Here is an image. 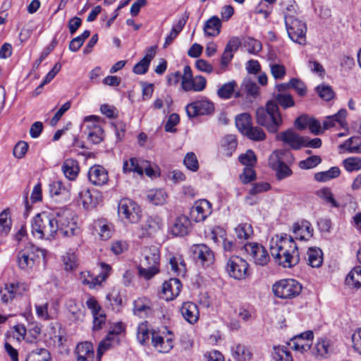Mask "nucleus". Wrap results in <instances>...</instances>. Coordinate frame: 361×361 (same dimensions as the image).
<instances>
[{
    "label": "nucleus",
    "mask_w": 361,
    "mask_h": 361,
    "mask_svg": "<svg viewBox=\"0 0 361 361\" xmlns=\"http://www.w3.org/2000/svg\"><path fill=\"white\" fill-rule=\"evenodd\" d=\"M316 195L324 200L326 202L329 203L332 207L338 208L339 204L334 199V195L329 188H323L316 192Z\"/></svg>",
    "instance_id": "obj_54"
},
{
    "label": "nucleus",
    "mask_w": 361,
    "mask_h": 361,
    "mask_svg": "<svg viewBox=\"0 0 361 361\" xmlns=\"http://www.w3.org/2000/svg\"><path fill=\"white\" fill-rule=\"evenodd\" d=\"M214 109V103L206 98L191 102L185 107L186 113L189 118L210 116L213 114Z\"/></svg>",
    "instance_id": "obj_10"
},
{
    "label": "nucleus",
    "mask_w": 361,
    "mask_h": 361,
    "mask_svg": "<svg viewBox=\"0 0 361 361\" xmlns=\"http://www.w3.org/2000/svg\"><path fill=\"white\" fill-rule=\"evenodd\" d=\"M13 286L11 283L5 284L4 287L0 289V299L4 303L11 302L16 297L13 291Z\"/></svg>",
    "instance_id": "obj_60"
},
{
    "label": "nucleus",
    "mask_w": 361,
    "mask_h": 361,
    "mask_svg": "<svg viewBox=\"0 0 361 361\" xmlns=\"http://www.w3.org/2000/svg\"><path fill=\"white\" fill-rule=\"evenodd\" d=\"M343 166L348 172L359 171L361 169V159L360 157H349L343 161Z\"/></svg>",
    "instance_id": "obj_64"
},
{
    "label": "nucleus",
    "mask_w": 361,
    "mask_h": 361,
    "mask_svg": "<svg viewBox=\"0 0 361 361\" xmlns=\"http://www.w3.org/2000/svg\"><path fill=\"white\" fill-rule=\"evenodd\" d=\"M180 313L183 318L190 324H195L197 322L200 316L199 309L192 302H184L180 307Z\"/></svg>",
    "instance_id": "obj_26"
},
{
    "label": "nucleus",
    "mask_w": 361,
    "mask_h": 361,
    "mask_svg": "<svg viewBox=\"0 0 361 361\" xmlns=\"http://www.w3.org/2000/svg\"><path fill=\"white\" fill-rule=\"evenodd\" d=\"M36 314L37 317L42 320L47 321L53 319L56 313L51 310H49V303L44 302L43 304H36L35 305Z\"/></svg>",
    "instance_id": "obj_48"
},
{
    "label": "nucleus",
    "mask_w": 361,
    "mask_h": 361,
    "mask_svg": "<svg viewBox=\"0 0 361 361\" xmlns=\"http://www.w3.org/2000/svg\"><path fill=\"white\" fill-rule=\"evenodd\" d=\"M281 152L276 151L273 152L269 159V166L276 172V177L281 180L290 176L292 170L283 162Z\"/></svg>",
    "instance_id": "obj_14"
},
{
    "label": "nucleus",
    "mask_w": 361,
    "mask_h": 361,
    "mask_svg": "<svg viewBox=\"0 0 361 361\" xmlns=\"http://www.w3.org/2000/svg\"><path fill=\"white\" fill-rule=\"evenodd\" d=\"M322 162V158L318 155H313L299 161L298 166L303 170L312 169L317 166Z\"/></svg>",
    "instance_id": "obj_56"
},
{
    "label": "nucleus",
    "mask_w": 361,
    "mask_h": 361,
    "mask_svg": "<svg viewBox=\"0 0 361 361\" xmlns=\"http://www.w3.org/2000/svg\"><path fill=\"white\" fill-rule=\"evenodd\" d=\"M77 201L79 204L81 203L86 209H92L97 204V199L93 197L90 190L86 188L79 192Z\"/></svg>",
    "instance_id": "obj_35"
},
{
    "label": "nucleus",
    "mask_w": 361,
    "mask_h": 361,
    "mask_svg": "<svg viewBox=\"0 0 361 361\" xmlns=\"http://www.w3.org/2000/svg\"><path fill=\"white\" fill-rule=\"evenodd\" d=\"M241 90L245 92L247 95L255 97L259 94V87L256 82L249 78L243 80L241 84Z\"/></svg>",
    "instance_id": "obj_52"
},
{
    "label": "nucleus",
    "mask_w": 361,
    "mask_h": 361,
    "mask_svg": "<svg viewBox=\"0 0 361 361\" xmlns=\"http://www.w3.org/2000/svg\"><path fill=\"white\" fill-rule=\"evenodd\" d=\"M146 165V160L142 158L130 157L123 161V171L124 173H133L142 176V166Z\"/></svg>",
    "instance_id": "obj_25"
},
{
    "label": "nucleus",
    "mask_w": 361,
    "mask_h": 361,
    "mask_svg": "<svg viewBox=\"0 0 361 361\" xmlns=\"http://www.w3.org/2000/svg\"><path fill=\"white\" fill-rule=\"evenodd\" d=\"M256 120L259 125L271 133H276L283 123L279 106L274 101H269L265 107L257 109Z\"/></svg>",
    "instance_id": "obj_3"
},
{
    "label": "nucleus",
    "mask_w": 361,
    "mask_h": 361,
    "mask_svg": "<svg viewBox=\"0 0 361 361\" xmlns=\"http://www.w3.org/2000/svg\"><path fill=\"white\" fill-rule=\"evenodd\" d=\"M57 222V212L37 214L31 223L32 235L38 239H54L59 230Z\"/></svg>",
    "instance_id": "obj_2"
},
{
    "label": "nucleus",
    "mask_w": 361,
    "mask_h": 361,
    "mask_svg": "<svg viewBox=\"0 0 361 361\" xmlns=\"http://www.w3.org/2000/svg\"><path fill=\"white\" fill-rule=\"evenodd\" d=\"M190 228V221L185 215L176 218L173 226L171 233L176 236H184L188 234Z\"/></svg>",
    "instance_id": "obj_29"
},
{
    "label": "nucleus",
    "mask_w": 361,
    "mask_h": 361,
    "mask_svg": "<svg viewBox=\"0 0 361 361\" xmlns=\"http://www.w3.org/2000/svg\"><path fill=\"white\" fill-rule=\"evenodd\" d=\"M294 238L300 240H308L313 236L314 229L307 221H302L293 225Z\"/></svg>",
    "instance_id": "obj_21"
},
{
    "label": "nucleus",
    "mask_w": 361,
    "mask_h": 361,
    "mask_svg": "<svg viewBox=\"0 0 361 361\" xmlns=\"http://www.w3.org/2000/svg\"><path fill=\"white\" fill-rule=\"evenodd\" d=\"M77 361H94V348L90 342L78 343L75 350Z\"/></svg>",
    "instance_id": "obj_23"
},
{
    "label": "nucleus",
    "mask_w": 361,
    "mask_h": 361,
    "mask_svg": "<svg viewBox=\"0 0 361 361\" xmlns=\"http://www.w3.org/2000/svg\"><path fill=\"white\" fill-rule=\"evenodd\" d=\"M155 333L147 322H143L137 326V339L140 344L145 345L149 343L150 338L152 339V334Z\"/></svg>",
    "instance_id": "obj_31"
},
{
    "label": "nucleus",
    "mask_w": 361,
    "mask_h": 361,
    "mask_svg": "<svg viewBox=\"0 0 361 361\" xmlns=\"http://www.w3.org/2000/svg\"><path fill=\"white\" fill-rule=\"evenodd\" d=\"M271 255L279 265L290 268L296 265L300 261L298 246L293 237L282 233L275 245L270 247Z\"/></svg>",
    "instance_id": "obj_1"
},
{
    "label": "nucleus",
    "mask_w": 361,
    "mask_h": 361,
    "mask_svg": "<svg viewBox=\"0 0 361 361\" xmlns=\"http://www.w3.org/2000/svg\"><path fill=\"white\" fill-rule=\"evenodd\" d=\"M313 336L312 331H307L292 338L289 345L294 350L302 353L310 350Z\"/></svg>",
    "instance_id": "obj_18"
},
{
    "label": "nucleus",
    "mask_w": 361,
    "mask_h": 361,
    "mask_svg": "<svg viewBox=\"0 0 361 361\" xmlns=\"http://www.w3.org/2000/svg\"><path fill=\"white\" fill-rule=\"evenodd\" d=\"M64 269L71 271L75 269L78 266V255L74 251L69 250L62 257Z\"/></svg>",
    "instance_id": "obj_43"
},
{
    "label": "nucleus",
    "mask_w": 361,
    "mask_h": 361,
    "mask_svg": "<svg viewBox=\"0 0 361 361\" xmlns=\"http://www.w3.org/2000/svg\"><path fill=\"white\" fill-rule=\"evenodd\" d=\"M11 220L8 216V212L3 211L0 214V234L6 235L11 230Z\"/></svg>",
    "instance_id": "obj_62"
},
{
    "label": "nucleus",
    "mask_w": 361,
    "mask_h": 361,
    "mask_svg": "<svg viewBox=\"0 0 361 361\" xmlns=\"http://www.w3.org/2000/svg\"><path fill=\"white\" fill-rule=\"evenodd\" d=\"M118 216L125 224H136L141 219L142 210L135 202L125 198L118 202Z\"/></svg>",
    "instance_id": "obj_7"
},
{
    "label": "nucleus",
    "mask_w": 361,
    "mask_h": 361,
    "mask_svg": "<svg viewBox=\"0 0 361 361\" xmlns=\"http://www.w3.org/2000/svg\"><path fill=\"white\" fill-rule=\"evenodd\" d=\"M94 228L98 231L102 240H106L111 238L113 233V226L106 219L96 221Z\"/></svg>",
    "instance_id": "obj_36"
},
{
    "label": "nucleus",
    "mask_w": 361,
    "mask_h": 361,
    "mask_svg": "<svg viewBox=\"0 0 361 361\" xmlns=\"http://www.w3.org/2000/svg\"><path fill=\"white\" fill-rule=\"evenodd\" d=\"M276 102L283 109L292 107L295 105L293 97L290 94L279 93L275 95Z\"/></svg>",
    "instance_id": "obj_63"
},
{
    "label": "nucleus",
    "mask_w": 361,
    "mask_h": 361,
    "mask_svg": "<svg viewBox=\"0 0 361 361\" xmlns=\"http://www.w3.org/2000/svg\"><path fill=\"white\" fill-rule=\"evenodd\" d=\"M61 171L67 179L74 180L80 172L78 162L73 159H66L61 165Z\"/></svg>",
    "instance_id": "obj_28"
},
{
    "label": "nucleus",
    "mask_w": 361,
    "mask_h": 361,
    "mask_svg": "<svg viewBox=\"0 0 361 361\" xmlns=\"http://www.w3.org/2000/svg\"><path fill=\"white\" fill-rule=\"evenodd\" d=\"M276 139L289 145L293 149L303 147L304 137L300 136L293 129H288L276 135Z\"/></svg>",
    "instance_id": "obj_19"
},
{
    "label": "nucleus",
    "mask_w": 361,
    "mask_h": 361,
    "mask_svg": "<svg viewBox=\"0 0 361 361\" xmlns=\"http://www.w3.org/2000/svg\"><path fill=\"white\" fill-rule=\"evenodd\" d=\"M235 233L239 240H248L253 235V229L251 224L241 223L235 228Z\"/></svg>",
    "instance_id": "obj_47"
},
{
    "label": "nucleus",
    "mask_w": 361,
    "mask_h": 361,
    "mask_svg": "<svg viewBox=\"0 0 361 361\" xmlns=\"http://www.w3.org/2000/svg\"><path fill=\"white\" fill-rule=\"evenodd\" d=\"M193 258L202 267H208L214 262L213 251L205 244H195L191 247Z\"/></svg>",
    "instance_id": "obj_12"
},
{
    "label": "nucleus",
    "mask_w": 361,
    "mask_h": 361,
    "mask_svg": "<svg viewBox=\"0 0 361 361\" xmlns=\"http://www.w3.org/2000/svg\"><path fill=\"white\" fill-rule=\"evenodd\" d=\"M274 358L276 361H292L293 357L286 347L279 346L274 348Z\"/></svg>",
    "instance_id": "obj_58"
},
{
    "label": "nucleus",
    "mask_w": 361,
    "mask_h": 361,
    "mask_svg": "<svg viewBox=\"0 0 361 361\" xmlns=\"http://www.w3.org/2000/svg\"><path fill=\"white\" fill-rule=\"evenodd\" d=\"M348 286L359 288L361 287V267L353 268L345 278Z\"/></svg>",
    "instance_id": "obj_42"
},
{
    "label": "nucleus",
    "mask_w": 361,
    "mask_h": 361,
    "mask_svg": "<svg viewBox=\"0 0 361 361\" xmlns=\"http://www.w3.org/2000/svg\"><path fill=\"white\" fill-rule=\"evenodd\" d=\"M308 264L312 267H319L323 262V253L321 249L310 247L307 251Z\"/></svg>",
    "instance_id": "obj_41"
},
{
    "label": "nucleus",
    "mask_w": 361,
    "mask_h": 361,
    "mask_svg": "<svg viewBox=\"0 0 361 361\" xmlns=\"http://www.w3.org/2000/svg\"><path fill=\"white\" fill-rule=\"evenodd\" d=\"M221 22L220 19L214 16L208 19L204 26V32L205 35L209 37H216L221 32Z\"/></svg>",
    "instance_id": "obj_33"
},
{
    "label": "nucleus",
    "mask_w": 361,
    "mask_h": 361,
    "mask_svg": "<svg viewBox=\"0 0 361 361\" xmlns=\"http://www.w3.org/2000/svg\"><path fill=\"white\" fill-rule=\"evenodd\" d=\"M182 285L179 279L171 278L162 285V293L167 300H171L177 297L181 290Z\"/></svg>",
    "instance_id": "obj_22"
},
{
    "label": "nucleus",
    "mask_w": 361,
    "mask_h": 361,
    "mask_svg": "<svg viewBox=\"0 0 361 361\" xmlns=\"http://www.w3.org/2000/svg\"><path fill=\"white\" fill-rule=\"evenodd\" d=\"M47 250L40 248L32 243H27L17 254L18 267L23 271H29L35 266L40 255L45 257Z\"/></svg>",
    "instance_id": "obj_4"
},
{
    "label": "nucleus",
    "mask_w": 361,
    "mask_h": 361,
    "mask_svg": "<svg viewBox=\"0 0 361 361\" xmlns=\"http://www.w3.org/2000/svg\"><path fill=\"white\" fill-rule=\"evenodd\" d=\"M347 115V111L345 109H341L337 114L327 116L323 121V128L327 130L331 127L336 126V123L343 127L345 123V117Z\"/></svg>",
    "instance_id": "obj_32"
},
{
    "label": "nucleus",
    "mask_w": 361,
    "mask_h": 361,
    "mask_svg": "<svg viewBox=\"0 0 361 361\" xmlns=\"http://www.w3.org/2000/svg\"><path fill=\"white\" fill-rule=\"evenodd\" d=\"M133 312L140 317H147L152 313V302L146 297L138 298L133 302Z\"/></svg>",
    "instance_id": "obj_24"
},
{
    "label": "nucleus",
    "mask_w": 361,
    "mask_h": 361,
    "mask_svg": "<svg viewBox=\"0 0 361 361\" xmlns=\"http://www.w3.org/2000/svg\"><path fill=\"white\" fill-rule=\"evenodd\" d=\"M66 309L73 321L82 320L85 316L83 311L75 300H68L66 304Z\"/></svg>",
    "instance_id": "obj_44"
},
{
    "label": "nucleus",
    "mask_w": 361,
    "mask_h": 361,
    "mask_svg": "<svg viewBox=\"0 0 361 361\" xmlns=\"http://www.w3.org/2000/svg\"><path fill=\"white\" fill-rule=\"evenodd\" d=\"M169 264L171 270L177 275H182L185 273V264L181 257H171Z\"/></svg>",
    "instance_id": "obj_57"
},
{
    "label": "nucleus",
    "mask_w": 361,
    "mask_h": 361,
    "mask_svg": "<svg viewBox=\"0 0 361 361\" xmlns=\"http://www.w3.org/2000/svg\"><path fill=\"white\" fill-rule=\"evenodd\" d=\"M232 355L238 361H245L251 357V353L243 345L237 344L232 348Z\"/></svg>",
    "instance_id": "obj_53"
},
{
    "label": "nucleus",
    "mask_w": 361,
    "mask_h": 361,
    "mask_svg": "<svg viewBox=\"0 0 361 361\" xmlns=\"http://www.w3.org/2000/svg\"><path fill=\"white\" fill-rule=\"evenodd\" d=\"M153 347L161 353H169L173 348V339L171 337L164 338L159 333L152 334L151 341Z\"/></svg>",
    "instance_id": "obj_27"
},
{
    "label": "nucleus",
    "mask_w": 361,
    "mask_h": 361,
    "mask_svg": "<svg viewBox=\"0 0 361 361\" xmlns=\"http://www.w3.org/2000/svg\"><path fill=\"white\" fill-rule=\"evenodd\" d=\"M194 78L192 70L189 66H185L183 68V74L181 79V87L185 92L192 91Z\"/></svg>",
    "instance_id": "obj_50"
},
{
    "label": "nucleus",
    "mask_w": 361,
    "mask_h": 361,
    "mask_svg": "<svg viewBox=\"0 0 361 361\" xmlns=\"http://www.w3.org/2000/svg\"><path fill=\"white\" fill-rule=\"evenodd\" d=\"M316 92L319 96L325 101H330L335 96V93L331 87L326 84L318 85L316 87Z\"/></svg>",
    "instance_id": "obj_59"
},
{
    "label": "nucleus",
    "mask_w": 361,
    "mask_h": 361,
    "mask_svg": "<svg viewBox=\"0 0 361 361\" xmlns=\"http://www.w3.org/2000/svg\"><path fill=\"white\" fill-rule=\"evenodd\" d=\"M49 192L52 197L61 196L64 200L70 196L69 188L65 186L61 180H56L50 183Z\"/></svg>",
    "instance_id": "obj_37"
},
{
    "label": "nucleus",
    "mask_w": 361,
    "mask_h": 361,
    "mask_svg": "<svg viewBox=\"0 0 361 361\" xmlns=\"http://www.w3.org/2000/svg\"><path fill=\"white\" fill-rule=\"evenodd\" d=\"M237 87L238 84L235 80L229 81L219 87L217 95L222 99H231L235 93V97H239L241 96L240 92L238 91L235 92Z\"/></svg>",
    "instance_id": "obj_30"
},
{
    "label": "nucleus",
    "mask_w": 361,
    "mask_h": 361,
    "mask_svg": "<svg viewBox=\"0 0 361 361\" xmlns=\"http://www.w3.org/2000/svg\"><path fill=\"white\" fill-rule=\"evenodd\" d=\"M58 232L66 238L75 237L79 247L82 243L81 229L74 216L68 211L57 212Z\"/></svg>",
    "instance_id": "obj_5"
},
{
    "label": "nucleus",
    "mask_w": 361,
    "mask_h": 361,
    "mask_svg": "<svg viewBox=\"0 0 361 361\" xmlns=\"http://www.w3.org/2000/svg\"><path fill=\"white\" fill-rule=\"evenodd\" d=\"M301 290V284L293 279L280 280L272 286V291L275 296L282 299L295 298L300 293Z\"/></svg>",
    "instance_id": "obj_8"
},
{
    "label": "nucleus",
    "mask_w": 361,
    "mask_h": 361,
    "mask_svg": "<svg viewBox=\"0 0 361 361\" xmlns=\"http://www.w3.org/2000/svg\"><path fill=\"white\" fill-rule=\"evenodd\" d=\"M245 250L257 265L264 266L269 262L270 257L267 251L262 245L257 243L245 245Z\"/></svg>",
    "instance_id": "obj_16"
},
{
    "label": "nucleus",
    "mask_w": 361,
    "mask_h": 361,
    "mask_svg": "<svg viewBox=\"0 0 361 361\" xmlns=\"http://www.w3.org/2000/svg\"><path fill=\"white\" fill-rule=\"evenodd\" d=\"M247 262L238 256L231 257L227 262L226 271L235 279H244L247 276Z\"/></svg>",
    "instance_id": "obj_11"
},
{
    "label": "nucleus",
    "mask_w": 361,
    "mask_h": 361,
    "mask_svg": "<svg viewBox=\"0 0 361 361\" xmlns=\"http://www.w3.org/2000/svg\"><path fill=\"white\" fill-rule=\"evenodd\" d=\"M288 37L294 42L305 44L306 42L307 27L305 23L297 18H288L285 21Z\"/></svg>",
    "instance_id": "obj_9"
},
{
    "label": "nucleus",
    "mask_w": 361,
    "mask_h": 361,
    "mask_svg": "<svg viewBox=\"0 0 361 361\" xmlns=\"http://www.w3.org/2000/svg\"><path fill=\"white\" fill-rule=\"evenodd\" d=\"M148 200L154 205H161L165 203L167 197L166 192L161 189L150 190L147 195Z\"/></svg>",
    "instance_id": "obj_46"
},
{
    "label": "nucleus",
    "mask_w": 361,
    "mask_h": 361,
    "mask_svg": "<svg viewBox=\"0 0 361 361\" xmlns=\"http://www.w3.org/2000/svg\"><path fill=\"white\" fill-rule=\"evenodd\" d=\"M249 139L255 141H262L266 138V134L264 130L257 126H251L247 133H244Z\"/></svg>",
    "instance_id": "obj_61"
},
{
    "label": "nucleus",
    "mask_w": 361,
    "mask_h": 361,
    "mask_svg": "<svg viewBox=\"0 0 361 361\" xmlns=\"http://www.w3.org/2000/svg\"><path fill=\"white\" fill-rule=\"evenodd\" d=\"M340 174V169L338 166H333L327 171L316 173L314 178L318 182L324 183L338 177Z\"/></svg>",
    "instance_id": "obj_40"
},
{
    "label": "nucleus",
    "mask_w": 361,
    "mask_h": 361,
    "mask_svg": "<svg viewBox=\"0 0 361 361\" xmlns=\"http://www.w3.org/2000/svg\"><path fill=\"white\" fill-rule=\"evenodd\" d=\"M235 126L238 130L244 135L252 126L250 115L247 113H243L237 116L235 118Z\"/></svg>",
    "instance_id": "obj_45"
},
{
    "label": "nucleus",
    "mask_w": 361,
    "mask_h": 361,
    "mask_svg": "<svg viewBox=\"0 0 361 361\" xmlns=\"http://www.w3.org/2000/svg\"><path fill=\"white\" fill-rule=\"evenodd\" d=\"M281 7L284 15V20L288 18H294L299 13V7L295 0H283L281 2Z\"/></svg>",
    "instance_id": "obj_38"
},
{
    "label": "nucleus",
    "mask_w": 361,
    "mask_h": 361,
    "mask_svg": "<svg viewBox=\"0 0 361 361\" xmlns=\"http://www.w3.org/2000/svg\"><path fill=\"white\" fill-rule=\"evenodd\" d=\"M50 354L47 350L41 348L37 350H32L28 354L26 361H49Z\"/></svg>",
    "instance_id": "obj_51"
},
{
    "label": "nucleus",
    "mask_w": 361,
    "mask_h": 361,
    "mask_svg": "<svg viewBox=\"0 0 361 361\" xmlns=\"http://www.w3.org/2000/svg\"><path fill=\"white\" fill-rule=\"evenodd\" d=\"M159 252L155 247L149 248L145 252L144 259L138 267L139 274L149 280L159 272Z\"/></svg>",
    "instance_id": "obj_6"
},
{
    "label": "nucleus",
    "mask_w": 361,
    "mask_h": 361,
    "mask_svg": "<svg viewBox=\"0 0 361 361\" xmlns=\"http://www.w3.org/2000/svg\"><path fill=\"white\" fill-rule=\"evenodd\" d=\"M161 223L158 219L149 217L143 225V229L145 231L144 235H151L161 228Z\"/></svg>",
    "instance_id": "obj_55"
},
{
    "label": "nucleus",
    "mask_w": 361,
    "mask_h": 361,
    "mask_svg": "<svg viewBox=\"0 0 361 361\" xmlns=\"http://www.w3.org/2000/svg\"><path fill=\"white\" fill-rule=\"evenodd\" d=\"M118 343L119 338H117L116 334H114L108 333L106 338L99 344L97 349V359L99 360L106 350H109L114 345H118Z\"/></svg>",
    "instance_id": "obj_34"
},
{
    "label": "nucleus",
    "mask_w": 361,
    "mask_h": 361,
    "mask_svg": "<svg viewBox=\"0 0 361 361\" xmlns=\"http://www.w3.org/2000/svg\"><path fill=\"white\" fill-rule=\"evenodd\" d=\"M88 178L92 184L96 186H102L107 183L109 175L103 166L94 165L89 169Z\"/></svg>",
    "instance_id": "obj_20"
},
{
    "label": "nucleus",
    "mask_w": 361,
    "mask_h": 361,
    "mask_svg": "<svg viewBox=\"0 0 361 361\" xmlns=\"http://www.w3.org/2000/svg\"><path fill=\"white\" fill-rule=\"evenodd\" d=\"M101 267L102 270L97 276H93L87 271L80 272V280L81 283L88 286L90 288H94L97 286L101 285L108 277L111 270V267L108 264L102 263Z\"/></svg>",
    "instance_id": "obj_13"
},
{
    "label": "nucleus",
    "mask_w": 361,
    "mask_h": 361,
    "mask_svg": "<svg viewBox=\"0 0 361 361\" xmlns=\"http://www.w3.org/2000/svg\"><path fill=\"white\" fill-rule=\"evenodd\" d=\"M330 346L329 340L319 338L313 348L312 353L317 357H324L329 353Z\"/></svg>",
    "instance_id": "obj_49"
},
{
    "label": "nucleus",
    "mask_w": 361,
    "mask_h": 361,
    "mask_svg": "<svg viewBox=\"0 0 361 361\" xmlns=\"http://www.w3.org/2000/svg\"><path fill=\"white\" fill-rule=\"evenodd\" d=\"M237 145L238 142L235 135H226L221 142V148L224 155L227 157H231L237 147Z\"/></svg>",
    "instance_id": "obj_39"
},
{
    "label": "nucleus",
    "mask_w": 361,
    "mask_h": 361,
    "mask_svg": "<svg viewBox=\"0 0 361 361\" xmlns=\"http://www.w3.org/2000/svg\"><path fill=\"white\" fill-rule=\"evenodd\" d=\"M212 204L207 200H200L194 203L190 216L195 222L204 221L212 214Z\"/></svg>",
    "instance_id": "obj_17"
},
{
    "label": "nucleus",
    "mask_w": 361,
    "mask_h": 361,
    "mask_svg": "<svg viewBox=\"0 0 361 361\" xmlns=\"http://www.w3.org/2000/svg\"><path fill=\"white\" fill-rule=\"evenodd\" d=\"M98 119L96 116H90L84 120L87 123V139L94 145L100 143L104 139V132L98 123Z\"/></svg>",
    "instance_id": "obj_15"
}]
</instances>
